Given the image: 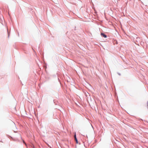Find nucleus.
I'll list each match as a JSON object with an SVG mask.
<instances>
[{"label":"nucleus","instance_id":"obj_1","mask_svg":"<svg viewBox=\"0 0 148 148\" xmlns=\"http://www.w3.org/2000/svg\"><path fill=\"white\" fill-rule=\"evenodd\" d=\"M101 36H102L103 37L105 38H106L107 37L106 35L105 34H104L103 33H101Z\"/></svg>","mask_w":148,"mask_h":148},{"label":"nucleus","instance_id":"obj_2","mask_svg":"<svg viewBox=\"0 0 148 148\" xmlns=\"http://www.w3.org/2000/svg\"><path fill=\"white\" fill-rule=\"evenodd\" d=\"M74 137L75 139L76 142V143H78V141L76 137V135L75 134L74 135Z\"/></svg>","mask_w":148,"mask_h":148},{"label":"nucleus","instance_id":"obj_3","mask_svg":"<svg viewBox=\"0 0 148 148\" xmlns=\"http://www.w3.org/2000/svg\"><path fill=\"white\" fill-rule=\"evenodd\" d=\"M23 143H25V144L26 145V143H25V141H24V140H23Z\"/></svg>","mask_w":148,"mask_h":148}]
</instances>
